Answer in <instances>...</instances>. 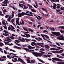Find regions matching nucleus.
<instances>
[{"instance_id":"a878e982","label":"nucleus","mask_w":64,"mask_h":64,"mask_svg":"<svg viewBox=\"0 0 64 64\" xmlns=\"http://www.w3.org/2000/svg\"><path fill=\"white\" fill-rule=\"evenodd\" d=\"M45 46L47 49H49V48H50V46H48V45H45Z\"/></svg>"},{"instance_id":"c9c22d12","label":"nucleus","mask_w":64,"mask_h":64,"mask_svg":"<svg viewBox=\"0 0 64 64\" xmlns=\"http://www.w3.org/2000/svg\"><path fill=\"white\" fill-rule=\"evenodd\" d=\"M15 41L16 43H20V41H19L18 40H16Z\"/></svg>"},{"instance_id":"473e14b6","label":"nucleus","mask_w":64,"mask_h":64,"mask_svg":"<svg viewBox=\"0 0 64 64\" xmlns=\"http://www.w3.org/2000/svg\"><path fill=\"white\" fill-rule=\"evenodd\" d=\"M15 43L17 45H18L19 46H21V44H17V43H16V42H15Z\"/></svg>"},{"instance_id":"393cba45","label":"nucleus","mask_w":64,"mask_h":64,"mask_svg":"<svg viewBox=\"0 0 64 64\" xmlns=\"http://www.w3.org/2000/svg\"><path fill=\"white\" fill-rule=\"evenodd\" d=\"M42 10H43V11H45L46 12H47V10L46 9L44 8H42Z\"/></svg>"},{"instance_id":"37998d69","label":"nucleus","mask_w":64,"mask_h":64,"mask_svg":"<svg viewBox=\"0 0 64 64\" xmlns=\"http://www.w3.org/2000/svg\"><path fill=\"white\" fill-rule=\"evenodd\" d=\"M2 50H2V49L0 48V51L2 52V53H3V52Z\"/></svg>"},{"instance_id":"bb28decb","label":"nucleus","mask_w":64,"mask_h":64,"mask_svg":"<svg viewBox=\"0 0 64 64\" xmlns=\"http://www.w3.org/2000/svg\"><path fill=\"white\" fill-rule=\"evenodd\" d=\"M25 40L26 41V42H29V41H30V40H31L29 39H25Z\"/></svg>"},{"instance_id":"f704fd0d","label":"nucleus","mask_w":64,"mask_h":64,"mask_svg":"<svg viewBox=\"0 0 64 64\" xmlns=\"http://www.w3.org/2000/svg\"><path fill=\"white\" fill-rule=\"evenodd\" d=\"M27 61H28V63H30V62H31L30 60L28 59L27 60Z\"/></svg>"},{"instance_id":"7ed1b4c3","label":"nucleus","mask_w":64,"mask_h":64,"mask_svg":"<svg viewBox=\"0 0 64 64\" xmlns=\"http://www.w3.org/2000/svg\"><path fill=\"white\" fill-rule=\"evenodd\" d=\"M2 3L4 4L2 5V6H7L8 4H9V1H8V0H4V1Z\"/></svg>"},{"instance_id":"13d9d810","label":"nucleus","mask_w":64,"mask_h":64,"mask_svg":"<svg viewBox=\"0 0 64 64\" xmlns=\"http://www.w3.org/2000/svg\"><path fill=\"white\" fill-rule=\"evenodd\" d=\"M30 52H34V50H30Z\"/></svg>"},{"instance_id":"b1692460","label":"nucleus","mask_w":64,"mask_h":64,"mask_svg":"<svg viewBox=\"0 0 64 64\" xmlns=\"http://www.w3.org/2000/svg\"><path fill=\"white\" fill-rule=\"evenodd\" d=\"M0 15L1 16H4V15L3 14H2V12L0 10Z\"/></svg>"},{"instance_id":"9b49d317","label":"nucleus","mask_w":64,"mask_h":64,"mask_svg":"<svg viewBox=\"0 0 64 64\" xmlns=\"http://www.w3.org/2000/svg\"><path fill=\"white\" fill-rule=\"evenodd\" d=\"M52 59L53 60H54V61H61L62 60H60V59L56 58H52Z\"/></svg>"},{"instance_id":"6ab92c4d","label":"nucleus","mask_w":64,"mask_h":64,"mask_svg":"<svg viewBox=\"0 0 64 64\" xmlns=\"http://www.w3.org/2000/svg\"><path fill=\"white\" fill-rule=\"evenodd\" d=\"M23 49H24L25 50H26V52H30V50H29L28 49L25 48H23Z\"/></svg>"},{"instance_id":"72a5a7b5","label":"nucleus","mask_w":64,"mask_h":64,"mask_svg":"<svg viewBox=\"0 0 64 64\" xmlns=\"http://www.w3.org/2000/svg\"><path fill=\"white\" fill-rule=\"evenodd\" d=\"M7 57L8 58H9L10 59H11V57H10V56L9 55H8L7 56Z\"/></svg>"},{"instance_id":"7c9ffc66","label":"nucleus","mask_w":64,"mask_h":64,"mask_svg":"<svg viewBox=\"0 0 64 64\" xmlns=\"http://www.w3.org/2000/svg\"><path fill=\"white\" fill-rule=\"evenodd\" d=\"M44 36L46 38H49V36L46 35H44Z\"/></svg>"},{"instance_id":"2eb2a0df","label":"nucleus","mask_w":64,"mask_h":64,"mask_svg":"<svg viewBox=\"0 0 64 64\" xmlns=\"http://www.w3.org/2000/svg\"><path fill=\"white\" fill-rule=\"evenodd\" d=\"M28 49H35V47H32L30 46H28Z\"/></svg>"},{"instance_id":"49530a36","label":"nucleus","mask_w":64,"mask_h":64,"mask_svg":"<svg viewBox=\"0 0 64 64\" xmlns=\"http://www.w3.org/2000/svg\"><path fill=\"white\" fill-rule=\"evenodd\" d=\"M4 33H9V32H7L5 30H4Z\"/></svg>"},{"instance_id":"bf43d9fd","label":"nucleus","mask_w":64,"mask_h":64,"mask_svg":"<svg viewBox=\"0 0 64 64\" xmlns=\"http://www.w3.org/2000/svg\"><path fill=\"white\" fill-rule=\"evenodd\" d=\"M33 44H34V45H35V46H37V44H36L35 42H32Z\"/></svg>"},{"instance_id":"f03ea898","label":"nucleus","mask_w":64,"mask_h":64,"mask_svg":"<svg viewBox=\"0 0 64 64\" xmlns=\"http://www.w3.org/2000/svg\"><path fill=\"white\" fill-rule=\"evenodd\" d=\"M32 54L36 57H40V56H42V54L40 53H38L37 52H33L32 53Z\"/></svg>"},{"instance_id":"ea45409f","label":"nucleus","mask_w":64,"mask_h":64,"mask_svg":"<svg viewBox=\"0 0 64 64\" xmlns=\"http://www.w3.org/2000/svg\"><path fill=\"white\" fill-rule=\"evenodd\" d=\"M31 62L32 64H33V63H35V61H34L33 60H31Z\"/></svg>"},{"instance_id":"dca6fc26","label":"nucleus","mask_w":64,"mask_h":64,"mask_svg":"<svg viewBox=\"0 0 64 64\" xmlns=\"http://www.w3.org/2000/svg\"><path fill=\"white\" fill-rule=\"evenodd\" d=\"M37 59L40 62H42V63H44L45 62H44L43 60H40L38 58H37Z\"/></svg>"},{"instance_id":"6e6552de","label":"nucleus","mask_w":64,"mask_h":64,"mask_svg":"<svg viewBox=\"0 0 64 64\" xmlns=\"http://www.w3.org/2000/svg\"><path fill=\"white\" fill-rule=\"evenodd\" d=\"M34 16L35 17H36V18H37V19L39 20V21H40L41 20H42V18L40 16H38V17H37V16L35 14H34Z\"/></svg>"},{"instance_id":"39448f33","label":"nucleus","mask_w":64,"mask_h":64,"mask_svg":"<svg viewBox=\"0 0 64 64\" xmlns=\"http://www.w3.org/2000/svg\"><path fill=\"white\" fill-rule=\"evenodd\" d=\"M52 33L53 34V35H56V36H60V35H61L60 33L59 32H52Z\"/></svg>"},{"instance_id":"052dcab7","label":"nucleus","mask_w":64,"mask_h":64,"mask_svg":"<svg viewBox=\"0 0 64 64\" xmlns=\"http://www.w3.org/2000/svg\"><path fill=\"white\" fill-rule=\"evenodd\" d=\"M60 10H62V11H64V10L63 8L62 7L60 8Z\"/></svg>"},{"instance_id":"09e8293b","label":"nucleus","mask_w":64,"mask_h":64,"mask_svg":"<svg viewBox=\"0 0 64 64\" xmlns=\"http://www.w3.org/2000/svg\"><path fill=\"white\" fill-rule=\"evenodd\" d=\"M52 7H53V8L55 10V9H56V7L54 6H53Z\"/></svg>"},{"instance_id":"338daca9","label":"nucleus","mask_w":64,"mask_h":64,"mask_svg":"<svg viewBox=\"0 0 64 64\" xmlns=\"http://www.w3.org/2000/svg\"><path fill=\"white\" fill-rule=\"evenodd\" d=\"M38 39H39L40 40H42V39L40 38H38Z\"/></svg>"},{"instance_id":"5701e85b","label":"nucleus","mask_w":64,"mask_h":64,"mask_svg":"<svg viewBox=\"0 0 64 64\" xmlns=\"http://www.w3.org/2000/svg\"><path fill=\"white\" fill-rule=\"evenodd\" d=\"M50 30H51V31H55V28H53L52 29V28H50Z\"/></svg>"},{"instance_id":"0eeeda50","label":"nucleus","mask_w":64,"mask_h":64,"mask_svg":"<svg viewBox=\"0 0 64 64\" xmlns=\"http://www.w3.org/2000/svg\"><path fill=\"white\" fill-rule=\"evenodd\" d=\"M25 35L21 34V36L22 37H26V38H28V37H30V35L29 34H24Z\"/></svg>"},{"instance_id":"a19ab883","label":"nucleus","mask_w":64,"mask_h":64,"mask_svg":"<svg viewBox=\"0 0 64 64\" xmlns=\"http://www.w3.org/2000/svg\"><path fill=\"white\" fill-rule=\"evenodd\" d=\"M29 31H30L31 32H33V30H31L30 28L29 29Z\"/></svg>"},{"instance_id":"2f4dec72","label":"nucleus","mask_w":64,"mask_h":64,"mask_svg":"<svg viewBox=\"0 0 64 64\" xmlns=\"http://www.w3.org/2000/svg\"><path fill=\"white\" fill-rule=\"evenodd\" d=\"M32 12H34V13H36V11H35L34 10L32 9Z\"/></svg>"},{"instance_id":"4be33fe9","label":"nucleus","mask_w":64,"mask_h":64,"mask_svg":"<svg viewBox=\"0 0 64 64\" xmlns=\"http://www.w3.org/2000/svg\"><path fill=\"white\" fill-rule=\"evenodd\" d=\"M58 28L59 29H62L64 30V26H59L58 27Z\"/></svg>"},{"instance_id":"a18cd8bd","label":"nucleus","mask_w":64,"mask_h":64,"mask_svg":"<svg viewBox=\"0 0 64 64\" xmlns=\"http://www.w3.org/2000/svg\"><path fill=\"white\" fill-rule=\"evenodd\" d=\"M4 54H7V52H6V50H4Z\"/></svg>"},{"instance_id":"f257e3e1","label":"nucleus","mask_w":64,"mask_h":64,"mask_svg":"<svg viewBox=\"0 0 64 64\" xmlns=\"http://www.w3.org/2000/svg\"><path fill=\"white\" fill-rule=\"evenodd\" d=\"M18 14V18H21V17L24 16L25 15H26V16H31L32 17H33V14H26L24 12H22V13Z\"/></svg>"},{"instance_id":"58836bf2","label":"nucleus","mask_w":64,"mask_h":64,"mask_svg":"<svg viewBox=\"0 0 64 64\" xmlns=\"http://www.w3.org/2000/svg\"><path fill=\"white\" fill-rule=\"evenodd\" d=\"M40 51H45V50H44V49L43 48H42L40 49Z\"/></svg>"},{"instance_id":"ddd939ff","label":"nucleus","mask_w":64,"mask_h":64,"mask_svg":"<svg viewBox=\"0 0 64 64\" xmlns=\"http://www.w3.org/2000/svg\"><path fill=\"white\" fill-rule=\"evenodd\" d=\"M18 61H20L21 63H23L24 64H25V62H24V61L22 60V59L20 58H18Z\"/></svg>"},{"instance_id":"4c0bfd02","label":"nucleus","mask_w":64,"mask_h":64,"mask_svg":"<svg viewBox=\"0 0 64 64\" xmlns=\"http://www.w3.org/2000/svg\"><path fill=\"white\" fill-rule=\"evenodd\" d=\"M50 1H51L52 3H53V2H55V1L54 0H50Z\"/></svg>"},{"instance_id":"c756f323","label":"nucleus","mask_w":64,"mask_h":64,"mask_svg":"<svg viewBox=\"0 0 64 64\" xmlns=\"http://www.w3.org/2000/svg\"><path fill=\"white\" fill-rule=\"evenodd\" d=\"M50 50H56V48H51L50 49Z\"/></svg>"},{"instance_id":"774afa93","label":"nucleus","mask_w":64,"mask_h":64,"mask_svg":"<svg viewBox=\"0 0 64 64\" xmlns=\"http://www.w3.org/2000/svg\"><path fill=\"white\" fill-rule=\"evenodd\" d=\"M58 64H62V62L61 63V62H58Z\"/></svg>"},{"instance_id":"680f3d73","label":"nucleus","mask_w":64,"mask_h":64,"mask_svg":"<svg viewBox=\"0 0 64 64\" xmlns=\"http://www.w3.org/2000/svg\"><path fill=\"white\" fill-rule=\"evenodd\" d=\"M14 60H15V61H16V62H18V61L17 60V58H14Z\"/></svg>"},{"instance_id":"a211bd4d","label":"nucleus","mask_w":64,"mask_h":64,"mask_svg":"<svg viewBox=\"0 0 64 64\" xmlns=\"http://www.w3.org/2000/svg\"><path fill=\"white\" fill-rule=\"evenodd\" d=\"M41 36H42V38H43L44 39V40H46V41H48V40L46 39H45V38H45V37L44 36V35L42 34H41Z\"/></svg>"},{"instance_id":"c03bdc74","label":"nucleus","mask_w":64,"mask_h":64,"mask_svg":"<svg viewBox=\"0 0 64 64\" xmlns=\"http://www.w3.org/2000/svg\"><path fill=\"white\" fill-rule=\"evenodd\" d=\"M10 38L12 40H14L15 39V38L13 37V36H12V37H10Z\"/></svg>"},{"instance_id":"f3484780","label":"nucleus","mask_w":64,"mask_h":64,"mask_svg":"<svg viewBox=\"0 0 64 64\" xmlns=\"http://www.w3.org/2000/svg\"><path fill=\"white\" fill-rule=\"evenodd\" d=\"M14 49H16H16H20V50L21 49V48L17 46H14Z\"/></svg>"},{"instance_id":"412c9836","label":"nucleus","mask_w":64,"mask_h":64,"mask_svg":"<svg viewBox=\"0 0 64 64\" xmlns=\"http://www.w3.org/2000/svg\"><path fill=\"white\" fill-rule=\"evenodd\" d=\"M57 57L58 58V57H59V58H62V59H63V58H64V57L60 56V55H57Z\"/></svg>"},{"instance_id":"de8ad7c7","label":"nucleus","mask_w":64,"mask_h":64,"mask_svg":"<svg viewBox=\"0 0 64 64\" xmlns=\"http://www.w3.org/2000/svg\"><path fill=\"white\" fill-rule=\"evenodd\" d=\"M35 4L36 6L38 7H39V6L38 5V4H37V3L36 2H35Z\"/></svg>"},{"instance_id":"3c124183","label":"nucleus","mask_w":64,"mask_h":64,"mask_svg":"<svg viewBox=\"0 0 64 64\" xmlns=\"http://www.w3.org/2000/svg\"><path fill=\"white\" fill-rule=\"evenodd\" d=\"M11 27H10V26H9L8 27V30H10L11 29Z\"/></svg>"},{"instance_id":"603ef678","label":"nucleus","mask_w":64,"mask_h":64,"mask_svg":"<svg viewBox=\"0 0 64 64\" xmlns=\"http://www.w3.org/2000/svg\"><path fill=\"white\" fill-rule=\"evenodd\" d=\"M28 6H29V7H31V8H33V7H32V6H30V4H28Z\"/></svg>"},{"instance_id":"c85d7f7f","label":"nucleus","mask_w":64,"mask_h":64,"mask_svg":"<svg viewBox=\"0 0 64 64\" xmlns=\"http://www.w3.org/2000/svg\"><path fill=\"white\" fill-rule=\"evenodd\" d=\"M23 28L24 29V30H25V31H27V32H28V30H27V29H26L25 28H24V27H23Z\"/></svg>"},{"instance_id":"4d7b16f0","label":"nucleus","mask_w":64,"mask_h":64,"mask_svg":"<svg viewBox=\"0 0 64 64\" xmlns=\"http://www.w3.org/2000/svg\"><path fill=\"white\" fill-rule=\"evenodd\" d=\"M31 21H32V22H35V20L33 19H31Z\"/></svg>"},{"instance_id":"69168bd1","label":"nucleus","mask_w":64,"mask_h":64,"mask_svg":"<svg viewBox=\"0 0 64 64\" xmlns=\"http://www.w3.org/2000/svg\"><path fill=\"white\" fill-rule=\"evenodd\" d=\"M19 20H16V23L17 24H18L19 23Z\"/></svg>"},{"instance_id":"f8f14e48","label":"nucleus","mask_w":64,"mask_h":64,"mask_svg":"<svg viewBox=\"0 0 64 64\" xmlns=\"http://www.w3.org/2000/svg\"><path fill=\"white\" fill-rule=\"evenodd\" d=\"M19 6L20 7H21V8H23V9H28V7H27V6H24V8H23V7L21 5V4H19Z\"/></svg>"},{"instance_id":"4468645a","label":"nucleus","mask_w":64,"mask_h":64,"mask_svg":"<svg viewBox=\"0 0 64 64\" xmlns=\"http://www.w3.org/2000/svg\"><path fill=\"white\" fill-rule=\"evenodd\" d=\"M22 39H21L20 38H19L18 40H20V41H21V42H25V39H24V38H22Z\"/></svg>"},{"instance_id":"cd10ccee","label":"nucleus","mask_w":64,"mask_h":64,"mask_svg":"<svg viewBox=\"0 0 64 64\" xmlns=\"http://www.w3.org/2000/svg\"><path fill=\"white\" fill-rule=\"evenodd\" d=\"M4 45L2 43H0V46L1 47H3V46H4Z\"/></svg>"},{"instance_id":"9d476101","label":"nucleus","mask_w":64,"mask_h":64,"mask_svg":"<svg viewBox=\"0 0 64 64\" xmlns=\"http://www.w3.org/2000/svg\"><path fill=\"white\" fill-rule=\"evenodd\" d=\"M34 16L35 17H36V18H37V19L39 20V21H40L41 20H42V18L40 16H38V17H37V16L35 14H34Z\"/></svg>"},{"instance_id":"6e6d98bb","label":"nucleus","mask_w":64,"mask_h":64,"mask_svg":"<svg viewBox=\"0 0 64 64\" xmlns=\"http://www.w3.org/2000/svg\"><path fill=\"white\" fill-rule=\"evenodd\" d=\"M57 48H58V49H61L62 50H63V48L59 47H57Z\"/></svg>"},{"instance_id":"864d4df0","label":"nucleus","mask_w":64,"mask_h":64,"mask_svg":"<svg viewBox=\"0 0 64 64\" xmlns=\"http://www.w3.org/2000/svg\"><path fill=\"white\" fill-rule=\"evenodd\" d=\"M3 12L4 13L5 12H7V11H6V9H4V11H3Z\"/></svg>"},{"instance_id":"20e7f679","label":"nucleus","mask_w":64,"mask_h":64,"mask_svg":"<svg viewBox=\"0 0 64 64\" xmlns=\"http://www.w3.org/2000/svg\"><path fill=\"white\" fill-rule=\"evenodd\" d=\"M64 50H60V51H52V52L54 53H56L59 54L60 53H62V52H63Z\"/></svg>"},{"instance_id":"8fccbe9b","label":"nucleus","mask_w":64,"mask_h":64,"mask_svg":"<svg viewBox=\"0 0 64 64\" xmlns=\"http://www.w3.org/2000/svg\"><path fill=\"white\" fill-rule=\"evenodd\" d=\"M6 43V45H9V44L10 43L8 42H5Z\"/></svg>"},{"instance_id":"aec40b11","label":"nucleus","mask_w":64,"mask_h":64,"mask_svg":"<svg viewBox=\"0 0 64 64\" xmlns=\"http://www.w3.org/2000/svg\"><path fill=\"white\" fill-rule=\"evenodd\" d=\"M3 35H4L5 36H9V35L8 34L4 33L3 34Z\"/></svg>"},{"instance_id":"e433bc0d","label":"nucleus","mask_w":64,"mask_h":64,"mask_svg":"<svg viewBox=\"0 0 64 64\" xmlns=\"http://www.w3.org/2000/svg\"><path fill=\"white\" fill-rule=\"evenodd\" d=\"M43 33H48V32L46 30H45L44 31H43Z\"/></svg>"},{"instance_id":"0e129e2a","label":"nucleus","mask_w":64,"mask_h":64,"mask_svg":"<svg viewBox=\"0 0 64 64\" xmlns=\"http://www.w3.org/2000/svg\"><path fill=\"white\" fill-rule=\"evenodd\" d=\"M40 26H41V24H40L38 25V26H37L38 28H39V27H40Z\"/></svg>"},{"instance_id":"5fc2aeb1","label":"nucleus","mask_w":64,"mask_h":64,"mask_svg":"<svg viewBox=\"0 0 64 64\" xmlns=\"http://www.w3.org/2000/svg\"><path fill=\"white\" fill-rule=\"evenodd\" d=\"M22 25H24V22L23 21V20H22Z\"/></svg>"},{"instance_id":"79ce46f5","label":"nucleus","mask_w":64,"mask_h":64,"mask_svg":"<svg viewBox=\"0 0 64 64\" xmlns=\"http://www.w3.org/2000/svg\"><path fill=\"white\" fill-rule=\"evenodd\" d=\"M5 49L6 50V51H7V50H9V48L8 47H6L5 48Z\"/></svg>"},{"instance_id":"423d86ee","label":"nucleus","mask_w":64,"mask_h":64,"mask_svg":"<svg viewBox=\"0 0 64 64\" xmlns=\"http://www.w3.org/2000/svg\"><path fill=\"white\" fill-rule=\"evenodd\" d=\"M57 38L58 39V40L62 41H64V37L63 36H60V37H58Z\"/></svg>"},{"instance_id":"1a4fd4ad","label":"nucleus","mask_w":64,"mask_h":64,"mask_svg":"<svg viewBox=\"0 0 64 64\" xmlns=\"http://www.w3.org/2000/svg\"><path fill=\"white\" fill-rule=\"evenodd\" d=\"M34 16L35 17H36V18H37V19L39 20V21H40L41 20H42V18L40 16H38V17H37V16L35 14H34Z\"/></svg>"},{"instance_id":"e2e57ef3","label":"nucleus","mask_w":64,"mask_h":64,"mask_svg":"<svg viewBox=\"0 0 64 64\" xmlns=\"http://www.w3.org/2000/svg\"><path fill=\"white\" fill-rule=\"evenodd\" d=\"M2 58H4V59H6V56H4L3 57H2Z\"/></svg>"}]
</instances>
